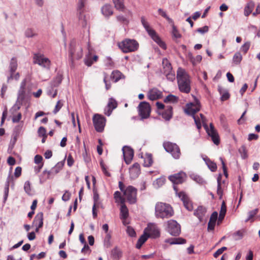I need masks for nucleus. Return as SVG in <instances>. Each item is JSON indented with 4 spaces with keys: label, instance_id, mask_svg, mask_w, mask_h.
Returning <instances> with one entry per match:
<instances>
[{
    "label": "nucleus",
    "instance_id": "1",
    "mask_svg": "<svg viewBox=\"0 0 260 260\" xmlns=\"http://www.w3.org/2000/svg\"><path fill=\"white\" fill-rule=\"evenodd\" d=\"M200 105L199 101L195 99L194 102L190 103L186 105V108L185 109V112L188 114L192 116L194 122L198 129L201 128V122L205 128L208 135L211 138L212 141L215 145H218L219 143V138L218 134L215 129L213 124L210 123V127H208L207 124L205 123V118L202 114H200L201 119L195 115V114L200 110Z\"/></svg>",
    "mask_w": 260,
    "mask_h": 260
},
{
    "label": "nucleus",
    "instance_id": "2",
    "mask_svg": "<svg viewBox=\"0 0 260 260\" xmlns=\"http://www.w3.org/2000/svg\"><path fill=\"white\" fill-rule=\"evenodd\" d=\"M177 79L179 90L185 93H189L191 89L190 80L189 75L184 69L178 68Z\"/></svg>",
    "mask_w": 260,
    "mask_h": 260
},
{
    "label": "nucleus",
    "instance_id": "3",
    "mask_svg": "<svg viewBox=\"0 0 260 260\" xmlns=\"http://www.w3.org/2000/svg\"><path fill=\"white\" fill-rule=\"evenodd\" d=\"M87 0H79L77 7V16L79 24L83 27H87L89 23L90 16L86 13L85 4Z\"/></svg>",
    "mask_w": 260,
    "mask_h": 260
},
{
    "label": "nucleus",
    "instance_id": "4",
    "mask_svg": "<svg viewBox=\"0 0 260 260\" xmlns=\"http://www.w3.org/2000/svg\"><path fill=\"white\" fill-rule=\"evenodd\" d=\"M173 213V209L169 204L160 202L155 205V215L157 218H169Z\"/></svg>",
    "mask_w": 260,
    "mask_h": 260
},
{
    "label": "nucleus",
    "instance_id": "5",
    "mask_svg": "<svg viewBox=\"0 0 260 260\" xmlns=\"http://www.w3.org/2000/svg\"><path fill=\"white\" fill-rule=\"evenodd\" d=\"M141 21L146 31L152 39H153V40L155 41L161 48L165 49L166 48L165 43L161 41L155 31L150 27L148 22L146 20L144 17H141Z\"/></svg>",
    "mask_w": 260,
    "mask_h": 260
},
{
    "label": "nucleus",
    "instance_id": "6",
    "mask_svg": "<svg viewBox=\"0 0 260 260\" xmlns=\"http://www.w3.org/2000/svg\"><path fill=\"white\" fill-rule=\"evenodd\" d=\"M118 46L124 53L136 51L139 47L138 43L134 39H126L118 43Z\"/></svg>",
    "mask_w": 260,
    "mask_h": 260
},
{
    "label": "nucleus",
    "instance_id": "7",
    "mask_svg": "<svg viewBox=\"0 0 260 260\" xmlns=\"http://www.w3.org/2000/svg\"><path fill=\"white\" fill-rule=\"evenodd\" d=\"M69 56L72 62L75 59H80L83 56V50L81 45L75 41L71 42L69 50Z\"/></svg>",
    "mask_w": 260,
    "mask_h": 260
},
{
    "label": "nucleus",
    "instance_id": "8",
    "mask_svg": "<svg viewBox=\"0 0 260 260\" xmlns=\"http://www.w3.org/2000/svg\"><path fill=\"white\" fill-rule=\"evenodd\" d=\"M137 189L133 186H128L124 190L123 194L125 198L131 204H135L137 202Z\"/></svg>",
    "mask_w": 260,
    "mask_h": 260
},
{
    "label": "nucleus",
    "instance_id": "9",
    "mask_svg": "<svg viewBox=\"0 0 260 260\" xmlns=\"http://www.w3.org/2000/svg\"><path fill=\"white\" fill-rule=\"evenodd\" d=\"M93 123L95 130L99 133L104 131L106 119L103 115L95 114L92 118Z\"/></svg>",
    "mask_w": 260,
    "mask_h": 260
},
{
    "label": "nucleus",
    "instance_id": "10",
    "mask_svg": "<svg viewBox=\"0 0 260 260\" xmlns=\"http://www.w3.org/2000/svg\"><path fill=\"white\" fill-rule=\"evenodd\" d=\"M163 146L166 151L170 153L174 158H179L181 153L178 145L175 143L167 142H165Z\"/></svg>",
    "mask_w": 260,
    "mask_h": 260
},
{
    "label": "nucleus",
    "instance_id": "11",
    "mask_svg": "<svg viewBox=\"0 0 260 260\" xmlns=\"http://www.w3.org/2000/svg\"><path fill=\"white\" fill-rule=\"evenodd\" d=\"M34 63L38 64L44 68L49 70L50 67L51 62L49 58L44 56L40 53L35 54L34 57Z\"/></svg>",
    "mask_w": 260,
    "mask_h": 260
},
{
    "label": "nucleus",
    "instance_id": "12",
    "mask_svg": "<svg viewBox=\"0 0 260 260\" xmlns=\"http://www.w3.org/2000/svg\"><path fill=\"white\" fill-rule=\"evenodd\" d=\"M138 108L139 114L141 119H146L149 117L151 108L148 103L146 102H141Z\"/></svg>",
    "mask_w": 260,
    "mask_h": 260
},
{
    "label": "nucleus",
    "instance_id": "13",
    "mask_svg": "<svg viewBox=\"0 0 260 260\" xmlns=\"http://www.w3.org/2000/svg\"><path fill=\"white\" fill-rule=\"evenodd\" d=\"M167 231L173 236H177L181 233V227L176 220H170L167 222Z\"/></svg>",
    "mask_w": 260,
    "mask_h": 260
},
{
    "label": "nucleus",
    "instance_id": "14",
    "mask_svg": "<svg viewBox=\"0 0 260 260\" xmlns=\"http://www.w3.org/2000/svg\"><path fill=\"white\" fill-rule=\"evenodd\" d=\"M144 231L149 235V237L156 238L158 237L160 235L159 229L154 223H149L147 227L145 229Z\"/></svg>",
    "mask_w": 260,
    "mask_h": 260
},
{
    "label": "nucleus",
    "instance_id": "15",
    "mask_svg": "<svg viewBox=\"0 0 260 260\" xmlns=\"http://www.w3.org/2000/svg\"><path fill=\"white\" fill-rule=\"evenodd\" d=\"M186 178V175L183 172H180L169 177V180L174 184L182 183L185 181Z\"/></svg>",
    "mask_w": 260,
    "mask_h": 260
},
{
    "label": "nucleus",
    "instance_id": "16",
    "mask_svg": "<svg viewBox=\"0 0 260 260\" xmlns=\"http://www.w3.org/2000/svg\"><path fill=\"white\" fill-rule=\"evenodd\" d=\"M87 50H88V54L86 55V57L84 59V62L86 65L88 67L91 66L94 61H96L98 58V56L97 55H94L93 58L91 59V54L92 53L93 49L90 46L89 43H88L87 44Z\"/></svg>",
    "mask_w": 260,
    "mask_h": 260
},
{
    "label": "nucleus",
    "instance_id": "17",
    "mask_svg": "<svg viewBox=\"0 0 260 260\" xmlns=\"http://www.w3.org/2000/svg\"><path fill=\"white\" fill-rule=\"evenodd\" d=\"M123 155L125 162L127 164L131 163L134 157V151L129 147L125 146L122 148Z\"/></svg>",
    "mask_w": 260,
    "mask_h": 260
},
{
    "label": "nucleus",
    "instance_id": "18",
    "mask_svg": "<svg viewBox=\"0 0 260 260\" xmlns=\"http://www.w3.org/2000/svg\"><path fill=\"white\" fill-rule=\"evenodd\" d=\"M178 196L183 202L184 207L188 211H191L193 209L192 205L187 196L184 192H180L178 193Z\"/></svg>",
    "mask_w": 260,
    "mask_h": 260
},
{
    "label": "nucleus",
    "instance_id": "19",
    "mask_svg": "<svg viewBox=\"0 0 260 260\" xmlns=\"http://www.w3.org/2000/svg\"><path fill=\"white\" fill-rule=\"evenodd\" d=\"M117 104L115 100L113 98L109 99L107 106L104 109V113L108 116H109L112 111L117 107Z\"/></svg>",
    "mask_w": 260,
    "mask_h": 260
},
{
    "label": "nucleus",
    "instance_id": "20",
    "mask_svg": "<svg viewBox=\"0 0 260 260\" xmlns=\"http://www.w3.org/2000/svg\"><path fill=\"white\" fill-rule=\"evenodd\" d=\"M147 95L148 99L151 101L159 99L162 96L161 91L156 88H153L149 90Z\"/></svg>",
    "mask_w": 260,
    "mask_h": 260
},
{
    "label": "nucleus",
    "instance_id": "21",
    "mask_svg": "<svg viewBox=\"0 0 260 260\" xmlns=\"http://www.w3.org/2000/svg\"><path fill=\"white\" fill-rule=\"evenodd\" d=\"M102 15L106 18H109L113 14V8L112 5L106 4L101 9Z\"/></svg>",
    "mask_w": 260,
    "mask_h": 260
},
{
    "label": "nucleus",
    "instance_id": "22",
    "mask_svg": "<svg viewBox=\"0 0 260 260\" xmlns=\"http://www.w3.org/2000/svg\"><path fill=\"white\" fill-rule=\"evenodd\" d=\"M207 210L206 208L203 206H199L194 211V215L199 220L200 222L203 221L205 217Z\"/></svg>",
    "mask_w": 260,
    "mask_h": 260
},
{
    "label": "nucleus",
    "instance_id": "23",
    "mask_svg": "<svg viewBox=\"0 0 260 260\" xmlns=\"http://www.w3.org/2000/svg\"><path fill=\"white\" fill-rule=\"evenodd\" d=\"M173 108L171 106H167L165 107V110L161 114L164 119L166 121H169L173 116Z\"/></svg>",
    "mask_w": 260,
    "mask_h": 260
},
{
    "label": "nucleus",
    "instance_id": "24",
    "mask_svg": "<svg viewBox=\"0 0 260 260\" xmlns=\"http://www.w3.org/2000/svg\"><path fill=\"white\" fill-rule=\"evenodd\" d=\"M33 224L34 226H38V228H42L43 225V214L42 212L37 214L34 220Z\"/></svg>",
    "mask_w": 260,
    "mask_h": 260
},
{
    "label": "nucleus",
    "instance_id": "25",
    "mask_svg": "<svg viewBox=\"0 0 260 260\" xmlns=\"http://www.w3.org/2000/svg\"><path fill=\"white\" fill-rule=\"evenodd\" d=\"M186 242V240L182 238H173L167 239L165 240L166 243H169L171 245L182 244L185 243Z\"/></svg>",
    "mask_w": 260,
    "mask_h": 260
},
{
    "label": "nucleus",
    "instance_id": "26",
    "mask_svg": "<svg viewBox=\"0 0 260 260\" xmlns=\"http://www.w3.org/2000/svg\"><path fill=\"white\" fill-rule=\"evenodd\" d=\"M52 173H53V171H48L44 170L39 176L40 183L41 184L44 183L47 179L50 178L52 176Z\"/></svg>",
    "mask_w": 260,
    "mask_h": 260
},
{
    "label": "nucleus",
    "instance_id": "27",
    "mask_svg": "<svg viewBox=\"0 0 260 260\" xmlns=\"http://www.w3.org/2000/svg\"><path fill=\"white\" fill-rule=\"evenodd\" d=\"M18 67L17 61L14 57L12 58L11 60L9 66L8 73L9 74H14L16 71Z\"/></svg>",
    "mask_w": 260,
    "mask_h": 260
},
{
    "label": "nucleus",
    "instance_id": "28",
    "mask_svg": "<svg viewBox=\"0 0 260 260\" xmlns=\"http://www.w3.org/2000/svg\"><path fill=\"white\" fill-rule=\"evenodd\" d=\"M149 238V235H147V233L144 231L143 234L139 238L136 247L138 249H140L142 245L147 241Z\"/></svg>",
    "mask_w": 260,
    "mask_h": 260
},
{
    "label": "nucleus",
    "instance_id": "29",
    "mask_svg": "<svg viewBox=\"0 0 260 260\" xmlns=\"http://www.w3.org/2000/svg\"><path fill=\"white\" fill-rule=\"evenodd\" d=\"M128 216V210L125 203H121L120 206V218L122 219H125Z\"/></svg>",
    "mask_w": 260,
    "mask_h": 260
},
{
    "label": "nucleus",
    "instance_id": "30",
    "mask_svg": "<svg viewBox=\"0 0 260 260\" xmlns=\"http://www.w3.org/2000/svg\"><path fill=\"white\" fill-rule=\"evenodd\" d=\"M162 64L164 69V73L170 72L172 71V68L171 63L167 58L162 59Z\"/></svg>",
    "mask_w": 260,
    "mask_h": 260
},
{
    "label": "nucleus",
    "instance_id": "31",
    "mask_svg": "<svg viewBox=\"0 0 260 260\" xmlns=\"http://www.w3.org/2000/svg\"><path fill=\"white\" fill-rule=\"evenodd\" d=\"M218 91L221 95V100L222 101L228 100L230 97V94L228 91L225 90L220 86H218Z\"/></svg>",
    "mask_w": 260,
    "mask_h": 260
},
{
    "label": "nucleus",
    "instance_id": "32",
    "mask_svg": "<svg viewBox=\"0 0 260 260\" xmlns=\"http://www.w3.org/2000/svg\"><path fill=\"white\" fill-rule=\"evenodd\" d=\"M124 0H113L115 8L120 11H123L124 9Z\"/></svg>",
    "mask_w": 260,
    "mask_h": 260
},
{
    "label": "nucleus",
    "instance_id": "33",
    "mask_svg": "<svg viewBox=\"0 0 260 260\" xmlns=\"http://www.w3.org/2000/svg\"><path fill=\"white\" fill-rule=\"evenodd\" d=\"M204 160H205L206 165L208 166V167L209 168V169L212 172H214V171H215L216 170V169H217V166H216V164L215 162L212 161L208 158H204Z\"/></svg>",
    "mask_w": 260,
    "mask_h": 260
},
{
    "label": "nucleus",
    "instance_id": "34",
    "mask_svg": "<svg viewBox=\"0 0 260 260\" xmlns=\"http://www.w3.org/2000/svg\"><path fill=\"white\" fill-rule=\"evenodd\" d=\"M254 7V4L253 2H249L247 3L244 8V15L248 16L252 11Z\"/></svg>",
    "mask_w": 260,
    "mask_h": 260
},
{
    "label": "nucleus",
    "instance_id": "35",
    "mask_svg": "<svg viewBox=\"0 0 260 260\" xmlns=\"http://www.w3.org/2000/svg\"><path fill=\"white\" fill-rule=\"evenodd\" d=\"M122 76V74L120 71L116 70L112 72L111 78L113 80L114 82H117L121 79Z\"/></svg>",
    "mask_w": 260,
    "mask_h": 260
},
{
    "label": "nucleus",
    "instance_id": "36",
    "mask_svg": "<svg viewBox=\"0 0 260 260\" xmlns=\"http://www.w3.org/2000/svg\"><path fill=\"white\" fill-rule=\"evenodd\" d=\"M111 254L113 258L115 259H118L122 256V251L117 247H115L112 249Z\"/></svg>",
    "mask_w": 260,
    "mask_h": 260
},
{
    "label": "nucleus",
    "instance_id": "37",
    "mask_svg": "<svg viewBox=\"0 0 260 260\" xmlns=\"http://www.w3.org/2000/svg\"><path fill=\"white\" fill-rule=\"evenodd\" d=\"M242 59V56L239 52H237L233 57V62L235 65H238L240 63Z\"/></svg>",
    "mask_w": 260,
    "mask_h": 260
},
{
    "label": "nucleus",
    "instance_id": "38",
    "mask_svg": "<svg viewBox=\"0 0 260 260\" xmlns=\"http://www.w3.org/2000/svg\"><path fill=\"white\" fill-rule=\"evenodd\" d=\"M111 235L110 233H107L104 239V245L106 248H109L111 246Z\"/></svg>",
    "mask_w": 260,
    "mask_h": 260
},
{
    "label": "nucleus",
    "instance_id": "39",
    "mask_svg": "<svg viewBox=\"0 0 260 260\" xmlns=\"http://www.w3.org/2000/svg\"><path fill=\"white\" fill-rule=\"evenodd\" d=\"M152 162V155L151 154H147L144 160V166L149 167L151 166Z\"/></svg>",
    "mask_w": 260,
    "mask_h": 260
},
{
    "label": "nucleus",
    "instance_id": "40",
    "mask_svg": "<svg viewBox=\"0 0 260 260\" xmlns=\"http://www.w3.org/2000/svg\"><path fill=\"white\" fill-rule=\"evenodd\" d=\"M62 77L61 75H57L51 82L50 85L55 87L58 86L61 82Z\"/></svg>",
    "mask_w": 260,
    "mask_h": 260
},
{
    "label": "nucleus",
    "instance_id": "41",
    "mask_svg": "<svg viewBox=\"0 0 260 260\" xmlns=\"http://www.w3.org/2000/svg\"><path fill=\"white\" fill-rule=\"evenodd\" d=\"M114 198L116 203H120V204L125 203V199L121 197V193L119 191L114 192Z\"/></svg>",
    "mask_w": 260,
    "mask_h": 260
},
{
    "label": "nucleus",
    "instance_id": "42",
    "mask_svg": "<svg viewBox=\"0 0 260 260\" xmlns=\"http://www.w3.org/2000/svg\"><path fill=\"white\" fill-rule=\"evenodd\" d=\"M47 94L52 98H54L57 93V90L52 85H50L47 90Z\"/></svg>",
    "mask_w": 260,
    "mask_h": 260
},
{
    "label": "nucleus",
    "instance_id": "43",
    "mask_svg": "<svg viewBox=\"0 0 260 260\" xmlns=\"http://www.w3.org/2000/svg\"><path fill=\"white\" fill-rule=\"evenodd\" d=\"M190 177L199 184H202L205 182L204 180L199 175L195 174L190 175Z\"/></svg>",
    "mask_w": 260,
    "mask_h": 260
},
{
    "label": "nucleus",
    "instance_id": "44",
    "mask_svg": "<svg viewBox=\"0 0 260 260\" xmlns=\"http://www.w3.org/2000/svg\"><path fill=\"white\" fill-rule=\"evenodd\" d=\"M25 89L20 88L18 92L17 102H22L25 98Z\"/></svg>",
    "mask_w": 260,
    "mask_h": 260
},
{
    "label": "nucleus",
    "instance_id": "45",
    "mask_svg": "<svg viewBox=\"0 0 260 260\" xmlns=\"http://www.w3.org/2000/svg\"><path fill=\"white\" fill-rule=\"evenodd\" d=\"M177 101L178 98L172 94H169L164 100L165 103H175Z\"/></svg>",
    "mask_w": 260,
    "mask_h": 260
},
{
    "label": "nucleus",
    "instance_id": "46",
    "mask_svg": "<svg viewBox=\"0 0 260 260\" xmlns=\"http://www.w3.org/2000/svg\"><path fill=\"white\" fill-rule=\"evenodd\" d=\"M20 74L17 73H14V74H9L7 77V82H10L12 80L15 79L16 81H18L20 78Z\"/></svg>",
    "mask_w": 260,
    "mask_h": 260
},
{
    "label": "nucleus",
    "instance_id": "47",
    "mask_svg": "<svg viewBox=\"0 0 260 260\" xmlns=\"http://www.w3.org/2000/svg\"><path fill=\"white\" fill-rule=\"evenodd\" d=\"M221 175L220 174L217 178V193L220 196L221 198L222 196V190L221 187Z\"/></svg>",
    "mask_w": 260,
    "mask_h": 260
},
{
    "label": "nucleus",
    "instance_id": "48",
    "mask_svg": "<svg viewBox=\"0 0 260 260\" xmlns=\"http://www.w3.org/2000/svg\"><path fill=\"white\" fill-rule=\"evenodd\" d=\"M243 235L244 231L242 230H239L233 234V237L235 240H239L243 238Z\"/></svg>",
    "mask_w": 260,
    "mask_h": 260
},
{
    "label": "nucleus",
    "instance_id": "49",
    "mask_svg": "<svg viewBox=\"0 0 260 260\" xmlns=\"http://www.w3.org/2000/svg\"><path fill=\"white\" fill-rule=\"evenodd\" d=\"M20 102H16V103L13 105V106L10 110V112L14 115L15 114L20 108Z\"/></svg>",
    "mask_w": 260,
    "mask_h": 260
},
{
    "label": "nucleus",
    "instance_id": "50",
    "mask_svg": "<svg viewBox=\"0 0 260 260\" xmlns=\"http://www.w3.org/2000/svg\"><path fill=\"white\" fill-rule=\"evenodd\" d=\"M25 36L27 38H31L37 36V34L33 29L27 28L25 31Z\"/></svg>",
    "mask_w": 260,
    "mask_h": 260
},
{
    "label": "nucleus",
    "instance_id": "51",
    "mask_svg": "<svg viewBox=\"0 0 260 260\" xmlns=\"http://www.w3.org/2000/svg\"><path fill=\"white\" fill-rule=\"evenodd\" d=\"M258 212V209H255L254 210L250 211L248 212V218L245 220V222H247L251 220Z\"/></svg>",
    "mask_w": 260,
    "mask_h": 260
},
{
    "label": "nucleus",
    "instance_id": "52",
    "mask_svg": "<svg viewBox=\"0 0 260 260\" xmlns=\"http://www.w3.org/2000/svg\"><path fill=\"white\" fill-rule=\"evenodd\" d=\"M24 189L25 192L28 194L31 193V186L30 182L29 181H26L24 184Z\"/></svg>",
    "mask_w": 260,
    "mask_h": 260
},
{
    "label": "nucleus",
    "instance_id": "53",
    "mask_svg": "<svg viewBox=\"0 0 260 260\" xmlns=\"http://www.w3.org/2000/svg\"><path fill=\"white\" fill-rule=\"evenodd\" d=\"M158 12L162 17L166 18L169 22H172V20L167 15L166 12L161 9L158 10Z\"/></svg>",
    "mask_w": 260,
    "mask_h": 260
},
{
    "label": "nucleus",
    "instance_id": "54",
    "mask_svg": "<svg viewBox=\"0 0 260 260\" xmlns=\"http://www.w3.org/2000/svg\"><path fill=\"white\" fill-rule=\"evenodd\" d=\"M116 19L118 21L122 22L124 24H127L129 22V20L123 15H118L116 17Z\"/></svg>",
    "mask_w": 260,
    "mask_h": 260
},
{
    "label": "nucleus",
    "instance_id": "55",
    "mask_svg": "<svg viewBox=\"0 0 260 260\" xmlns=\"http://www.w3.org/2000/svg\"><path fill=\"white\" fill-rule=\"evenodd\" d=\"M164 74L166 75L167 78L170 81H173L175 79V72L172 71Z\"/></svg>",
    "mask_w": 260,
    "mask_h": 260
},
{
    "label": "nucleus",
    "instance_id": "56",
    "mask_svg": "<svg viewBox=\"0 0 260 260\" xmlns=\"http://www.w3.org/2000/svg\"><path fill=\"white\" fill-rule=\"evenodd\" d=\"M250 46V42H247L245 43L241 47V50L244 53H246Z\"/></svg>",
    "mask_w": 260,
    "mask_h": 260
},
{
    "label": "nucleus",
    "instance_id": "57",
    "mask_svg": "<svg viewBox=\"0 0 260 260\" xmlns=\"http://www.w3.org/2000/svg\"><path fill=\"white\" fill-rule=\"evenodd\" d=\"M126 233L130 237H135L136 236V233L134 229L129 226L127 227Z\"/></svg>",
    "mask_w": 260,
    "mask_h": 260
},
{
    "label": "nucleus",
    "instance_id": "58",
    "mask_svg": "<svg viewBox=\"0 0 260 260\" xmlns=\"http://www.w3.org/2000/svg\"><path fill=\"white\" fill-rule=\"evenodd\" d=\"M22 115L21 113L19 112L17 114V115H13L12 117V121L13 123H17L18 122L20 119H21Z\"/></svg>",
    "mask_w": 260,
    "mask_h": 260
},
{
    "label": "nucleus",
    "instance_id": "59",
    "mask_svg": "<svg viewBox=\"0 0 260 260\" xmlns=\"http://www.w3.org/2000/svg\"><path fill=\"white\" fill-rule=\"evenodd\" d=\"M129 173L131 178L134 179L139 176L140 173V171H137V170L135 169H129Z\"/></svg>",
    "mask_w": 260,
    "mask_h": 260
},
{
    "label": "nucleus",
    "instance_id": "60",
    "mask_svg": "<svg viewBox=\"0 0 260 260\" xmlns=\"http://www.w3.org/2000/svg\"><path fill=\"white\" fill-rule=\"evenodd\" d=\"M172 35L175 39H179L181 36L178 30L174 26H173Z\"/></svg>",
    "mask_w": 260,
    "mask_h": 260
},
{
    "label": "nucleus",
    "instance_id": "61",
    "mask_svg": "<svg viewBox=\"0 0 260 260\" xmlns=\"http://www.w3.org/2000/svg\"><path fill=\"white\" fill-rule=\"evenodd\" d=\"M38 134L40 137H47L46 135V129L43 127L41 126L39 127L38 129Z\"/></svg>",
    "mask_w": 260,
    "mask_h": 260
},
{
    "label": "nucleus",
    "instance_id": "62",
    "mask_svg": "<svg viewBox=\"0 0 260 260\" xmlns=\"http://www.w3.org/2000/svg\"><path fill=\"white\" fill-rule=\"evenodd\" d=\"M62 105L63 104L61 103V101L60 100L58 101L53 110L54 114H56L61 108Z\"/></svg>",
    "mask_w": 260,
    "mask_h": 260
},
{
    "label": "nucleus",
    "instance_id": "63",
    "mask_svg": "<svg viewBox=\"0 0 260 260\" xmlns=\"http://www.w3.org/2000/svg\"><path fill=\"white\" fill-rule=\"evenodd\" d=\"M226 212V205H225V202L224 201H223L222 203L221 206L220 210L219 212V215H225Z\"/></svg>",
    "mask_w": 260,
    "mask_h": 260
},
{
    "label": "nucleus",
    "instance_id": "64",
    "mask_svg": "<svg viewBox=\"0 0 260 260\" xmlns=\"http://www.w3.org/2000/svg\"><path fill=\"white\" fill-rule=\"evenodd\" d=\"M227 248L226 247H222L219 249H218L214 253V256L215 257H217L219 255L221 254L223 252L226 250Z\"/></svg>",
    "mask_w": 260,
    "mask_h": 260
}]
</instances>
